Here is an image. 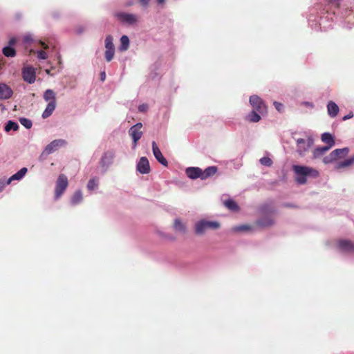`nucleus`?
Returning a JSON list of instances; mask_svg holds the SVG:
<instances>
[{"mask_svg":"<svg viewBox=\"0 0 354 354\" xmlns=\"http://www.w3.org/2000/svg\"><path fill=\"white\" fill-rule=\"evenodd\" d=\"M120 45L118 47V49L121 52H124L128 50L129 48V39L127 35H122L120 37Z\"/></svg>","mask_w":354,"mask_h":354,"instance_id":"bb28decb","label":"nucleus"},{"mask_svg":"<svg viewBox=\"0 0 354 354\" xmlns=\"http://www.w3.org/2000/svg\"><path fill=\"white\" fill-rule=\"evenodd\" d=\"M114 16L124 26H136L138 22V17L135 14L125 12H116Z\"/></svg>","mask_w":354,"mask_h":354,"instance_id":"7ed1b4c3","label":"nucleus"},{"mask_svg":"<svg viewBox=\"0 0 354 354\" xmlns=\"http://www.w3.org/2000/svg\"><path fill=\"white\" fill-rule=\"evenodd\" d=\"M37 56L39 59H46L48 57L46 53L42 50H37Z\"/></svg>","mask_w":354,"mask_h":354,"instance_id":"a19ab883","label":"nucleus"},{"mask_svg":"<svg viewBox=\"0 0 354 354\" xmlns=\"http://www.w3.org/2000/svg\"><path fill=\"white\" fill-rule=\"evenodd\" d=\"M258 225L262 227H268L274 225V218L270 215H266L257 221Z\"/></svg>","mask_w":354,"mask_h":354,"instance_id":"a211bd4d","label":"nucleus"},{"mask_svg":"<svg viewBox=\"0 0 354 354\" xmlns=\"http://www.w3.org/2000/svg\"><path fill=\"white\" fill-rule=\"evenodd\" d=\"M353 114L352 113H350L343 117V120H348V119L353 118Z\"/></svg>","mask_w":354,"mask_h":354,"instance_id":"09e8293b","label":"nucleus"},{"mask_svg":"<svg viewBox=\"0 0 354 354\" xmlns=\"http://www.w3.org/2000/svg\"><path fill=\"white\" fill-rule=\"evenodd\" d=\"M188 178L192 180L200 178L202 180V169L198 167H189L185 169Z\"/></svg>","mask_w":354,"mask_h":354,"instance_id":"dca6fc26","label":"nucleus"},{"mask_svg":"<svg viewBox=\"0 0 354 354\" xmlns=\"http://www.w3.org/2000/svg\"><path fill=\"white\" fill-rule=\"evenodd\" d=\"M260 211L262 214H270V213L272 214L274 212V209L270 207V206L268 205H263L261 207Z\"/></svg>","mask_w":354,"mask_h":354,"instance_id":"ea45409f","label":"nucleus"},{"mask_svg":"<svg viewBox=\"0 0 354 354\" xmlns=\"http://www.w3.org/2000/svg\"><path fill=\"white\" fill-rule=\"evenodd\" d=\"M19 124L16 122L9 120L6 123L4 129L6 132H9L11 130L17 131L19 129Z\"/></svg>","mask_w":354,"mask_h":354,"instance_id":"f704fd0d","label":"nucleus"},{"mask_svg":"<svg viewBox=\"0 0 354 354\" xmlns=\"http://www.w3.org/2000/svg\"><path fill=\"white\" fill-rule=\"evenodd\" d=\"M10 185L8 180H0V192H1L6 185Z\"/></svg>","mask_w":354,"mask_h":354,"instance_id":"c03bdc74","label":"nucleus"},{"mask_svg":"<svg viewBox=\"0 0 354 354\" xmlns=\"http://www.w3.org/2000/svg\"><path fill=\"white\" fill-rule=\"evenodd\" d=\"M56 107V101H50L48 103L45 110L42 113L41 117L44 119L48 118L50 117L53 111H55Z\"/></svg>","mask_w":354,"mask_h":354,"instance_id":"412c9836","label":"nucleus"},{"mask_svg":"<svg viewBox=\"0 0 354 354\" xmlns=\"http://www.w3.org/2000/svg\"><path fill=\"white\" fill-rule=\"evenodd\" d=\"M22 77L25 82L28 84H33L36 79L35 69L32 67H26L23 68Z\"/></svg>","mask_w":354,"mask_h":354,"instance_id":"2eb2a0df","label":"nucleus"},{"mask_svg":"<svg viewBox=\"0 0 354 354\" xmlns=\"http://www.w3.org/2000/svg\"><path fill=\"white\" fill-rule=\"evenodd\" d=\"M43 97L45 101L50 102V101H56L55 100V93L52 89H47L43 95Z\"/></svg>","mask_w":354,"mask_h":354,"instance_id":"7c9ffc66","label":"nucleus"},{"mask_svg":"<svg viewBox=\"0 0 354 354\" xmlns=\"http://www.w3.org/2000/svg\"><path fill=\"white\" fill-rule=\"evenodd\" d=\"M152 151L155 158L157 161L160 163L162 165L167 167L168 165V162L167 159L163 156L162 152L160 151L159 147H158L156 142L155 141L152 142Z\"/></svg>","mask_w":354,"mask_h":354,"instance_id":"ddd939ff","label":"nucleus"},{"mask_svg":"<svg viewBox=\"0 0 354 354\" xmlns=\"http://www.w3.org/2000/svg\"><path fill=\"white\" fill-rule=\"evenodd\" d=\"M104 46H105V52H104V58L106 62H111L115 55V48L113 44V37L112 35H109L105 37L104 39Z\"/></svg>","mask_w":354,"mask_h":354,"instance_id":"6e6552de","label":"nucleus"},{"mask_svg":"<svg viewBox=\"0 0 354 354\" xmlns=\"http://www.w3.org/2000/svg\"><path fill=\"white\" fill-rule=\"evenodd\" d=\"M273 104H274L275 109L279 112H281L283 109V105L280 102H274Z\"/></svg>","mask_w":354,"mask_h":354,"instance_id":"a18cd8bd","label":"nucleus"},{"mask_svg":"<svg viewBox=\"0 0 354 354\" xmlns=\"http://www.w3.org/2000/svg\"><path fill=\"white\" fill-rule=\"evenodd\" d=\"M297 145L296 151L299 156L303 157L314 144V139L312 136H308L307 139L295 138Z\"/></svg>","mask_w":354,"mask_h":354,"instance_id":"39448f33","label":"nucleus"},{"mask_svg":"<svg viewBox=\"0 0 354 354\" xmlns=\"http://www.w3.org/2000/svg\"><path fill=\"white\" fill-rule=\"evenodd\" d=\"M16 43V39L15 38H11L9 41L8 45L12 46Z\"/></svg>","mask_w":354,"mask_h":354,"instance_id":"8fccbe9b","label":"nucleus"},{"mask_svg":"<svg viewBox=\"0 0 354 354\" xmlns=\"http://www.w3.org/2000/svg\"><path fill=\"white\" fill-rule=\"evenodd\" d=\"M157 76L156 73L151 75L152 78H155Z\"/></svg>","mask_w":354,"mask_h":354,"instance_id":"6e6d98bb","label":"nucleus"},{"mask_svg":"<svg viewBox=\"0 0 354 354\" xmlns=\"http://www.w3.org/2000/svg\"><path fill=\"white\" fill-rule=\"evenodd\" d=\"M261 115L257 110H252L246 115L245 120L250 122L257 123L261 120Z\"/></svg>","mask_w":354,"mask_h":354,"instance_id":"4be33fe9","label":"nucleus"},{"mask_svg":"<svg viewBox=\"0 0 354 354\" xmlns=\"http://www.w3.org/2000/svg\"><path fill=\"white\" fill-rule=\"evenodd\" d=\"M232 230L234 232H243L252 231V227L249 225H240L233 227Z\"/></svg>","mask_w":354,"mask_h":354,"instance_id":"473e14b6","label":"nucleus"},{"mask_svg":"<svg viewBox=\"0 0 354 354\" xmlns=\"http://www.w3.org/2000/svg\"><path fill=\"white\" fill-rule=\"evenodd\" d=\"M142 127V124L141 122H138L136 124L133 125L129 130V134L133 140V149L137 147L138 141L142 136L143 133L141 131Z\"/></svg>","mask_w":354,"mask_h":354,"instance_id":"9d476101","label":"nucleus"},{"mask_svg":"<svg viewBox=\"0 0 354 354\" xmlns=\"http://www.w3.org/2000/svg\"><path fill=\"white\" fill-rule=\"evenodd\" d=\"M334 17L343 24L344 27L351 29L354 26V6L343 5L333 13L324 10L318 13L317 9L310 11L308 18L309 26L315 30L326 31L333 27Z\"/></svg>","mask_w":354,"mask_h":354,"instance_id":"f257e3e1","label":"nucleus"},{"mask_svg":"<svg viewBox=\"0 0 354 354\" xmlns=\"http://www.w3.org/2000/svg\"><path fill=\"white\" fill-rule=\"evenodd\" d=\"M218 171L216 166H209L202 170V180H205L208 178L213 176Z\"/></svg>","mask_w":354,"mask_h":354,"instance_id":"aec40b11","label":"nucleus"},{"mask_svg":"<svg viewBox=\"0 0 354 354\" xmlns=\"http://www.w3.org/2000/svg\"><path fill=\"white\" fill-rule=\"evenodd\" d=\"M133 4V2L132 1H127V3H126V5H127V6H132Z\"/></svg>","mask_w":354,"mask_h":354,"instance_id":"5fc2aeb1","label":"nucleus"},{"mask_svg":"<svg viewBox=\"0 0 354 354\" xmlns=\"http://www.w3.org/2000/svg\"><path fill=\"white\" fill-rule=\"evenodd\" d=\"M336 160H337V158H336L335 156L334 155L333 152L332 151L330 153L329 155H328L324 158L323 162L325 164H329V163L334 162Z\"/></svg>","mask_w":354,"mask_h":354,"instance_id":"4c0bfd02","label":"nucleus"},{"mask_svg":"<svg viewBox=\"0 0 354 354\" xmlns=\"http://www.w3.org/2000/svg\"><path fill=\"white\" fill-rule=\"evenodd\" d=\"M329 2L334 3L335 5H339L338 1L339 0H328Z\"/></svg>","mask_w":354,"mask_h":354,"instance_id":"603ef678","label":"nucleus"},{"mask_svg":"<svg viewBox=\"0 0 354 354\" xmlns=\"http://www.w3.org/2000/svg\"><path fill=\"white\" fill-rule=\"evenodd\" d=\"M321 139H322V142L327 144V146H330L331 148L335 144L333 136H332L331 133H330L328 132H325V133H322V136H321Z\"/></svg>","mask_w":354,"mask_h":354,"instance_id":"b1692460","label":"nucleus"},{"mask_svg":"<svg viewBox=\"0 0 354 354\" xmlns=\"http://www.w3.org/2000/svg\"><path fill=\"white\" fill-rule=\"evenodd\" d=\"M220 224L217 221L201 220L195 224V234L202 235L207 229H218Z\"/></svg>","mask_w":354,"mask_h":354,"instance_id":"423d86ee","label":"nucleus"},{"mask_svg":"<svg viewBox=\"0 0 354 354\" xmlns=\"http://www.w3.org/2000/svg\"><path fill=\"white\" fill-rule=\"evenodd\" d=\"M33 41L32 35L30 33H28L24 35L23 38L24 43L29 44L31 43Z\"/></svg>","mask_w":354,"mask_h":354,"instance_id":"79ce46f5","label":"nucleus"},{"mask_svg":"<svg viewBox=\"0 0 354 354\" xmlns=\"http://www.w3.org/2000/svg\"><path fill=\"white\" fill-rule=\"evenodd\" d=\"M302 104H304L306 106L310 107V108H313L314 107V104L312 102H303Z\"/></svg>","mask_w":354,"mask_h":354,"instance_id":"de8ad7c7","label":"nucleus"},{"mask_svg":"<svg viewBox=\"0 0 354 354\" xmlns=\"http://www.w3.org/2000/svg\"><path fill=\"white\" fill-rule=\"evenodd\" d=\"M27 171H28V169L26 167H22L17 173H15V174L11 176L8 179V183H10V184L11 182L13 181V180H21L25 176V175L26 174Z\"/></svg>","mask_w":354,"mask_h":354,"instance_id":"5701e85b","label":"nucleus"},{"mask_svg":"<svg viewBox=\"0 0 354 354\" xmlns=\"http://www.w3.org/2000/svg\"><path fill=\"white\" fill-rule=\"evenodd\" d=\"M330 146H323L316 147L313 152V158H318L324 155L326 151L330 149Z\"/></svg>","mask_w":354,"mask_h":354,"instance_id":"393cba45","label":"nucleus"},{"mask_svg":"<svg viewBox=\"0 0 354 354\" xmlns=\"http://www.w3.org/2000/svg\"><path fill=\"white\" fill-rule=\"evenodd\" d=\"M259 162L262 165L266 167H270L273 163L272 160L269 157H263L259 160Z\"/></svg>","mask_w":354,"mask_h":354,"instance_id":"58836bf2","label":"nucleus"},{"mask_svg":"<svg viewBox=\"0 0 354 354\" xmlns=\"http://www.w3.org/2000/svg\"><path fill=\"white\" fill-rule=\"evenodd\" d=\"M249 102L253 110H257L261 114L267 113V107L263 100L257 95H252L249 98Z\"/></svg>","mask_w":354,"mask_h":354,"instance_id":"1a4fd4ad","label":"nucleus"},{"mask_svg":"<svg viewBox=\"0 0 354 354\" xmlns=\"http://www.w3.org/2000/svg\"><path fill=\"white\" fill-rule=\"evenodd\" d=\"M327 112L330 118H335L339 111L338 105L333 101H329L327 104Z\"/></svg>","mask_w":354,"mask_h":354,"instance_id":"6ab92c4d","label":"nucleus"},{"mask_svg":"<svg viewBox=\"0 0 354 354\" xmlns=\"http://www.w3.org/2000/svg\"><path fill=\"white\" fill-rule=\"evenodd\" d=\"M224 204L225 207H227L231 211L236 212L238 211L239 209L237 203L233 199L231 198L225 201Z\"/></svg>","mask_w":354,"mask_h":354,"instance_id":"c756f323","label":"nucleus"},{"mask_svg":"<svg viewBox=\"0 0 354 354\" xmlns=\"http://www.w3.org/2000/svg\"><path fill=\"white\" fill-rule=\"evenodd\" d=\"M106 78V73L104 71L101 72L100 73V80L103 82Z\"/></svg>","mask_w":354,"mask_h":354,"instance_id":"3c124183","label":"nucleus"},{"mask_svg":"<svg viewBox=\"0 0 354 354\" xmlns=\"http://www.w3.org/2000/svg\"><path fill=\"white\" fill-rule=\"evenodd\" d=\"M338 250L344 254H354V243L347 239H340L337 243Z\"/></svg>","mask_w":354,"mask_h":354,"instance_id":"f8f14e48","label":"nucleus"},{"mask_svg":"<svg viewBox=\"0 0 354 354\" xmlns=\"http://www.w3.org/2000/svg\"><path fill=\"white\" fill-rule=\"evenodd\" d=\"M174 228L175 230L181 233H185L187 231L186 225L181 221L180 218H176L174 220Z\"/></svg>","mask_w":354,"mask_h":354,"instance_id":"cd10ccee","label":"nucleus"},{"mask_svg":"<svg viewBox=\"0 0 354 354\" xmlns=\"http://www.w3.org/2000/svg\"><path fill=\"white\" fill-rule=\"evenodd\" d=\"M83 200L82 193L80 190H77L72 196L70 203L75 206L80 204Z\"/></svg>","mask_w":354,"mask_h":354,"instance_id":"a878e982","label":"nucleus"},{"mask_svg":"<svg viewBox=\"0 0 354 354\" xmlns=\"http://www.w3.org/2000/svg\"><path fill=\"white\" fill-rule=\"evenodd\" d=\"M66 143V141L62 139L54 140L50 142L48 145L46 146L44 149L43 150L41 156H47L56 150H57L60 147L64 145Z\"/></svg>","mask_w":354,"mask_h":354,"instance_id":"9b49d317","label":"nucleus"},{"mask_svg":"<svg viewBox=\"0 0 354 354\" xmlns=\"http://www.w3.org/2000/svg\"><path fill=\"white\" fill-rule=\"evenodd\" d=\"M349 151V149L348 147H344L342 149H336L333 151L334 155L335 156L336 158H342L346 156Z\"/></svg>","mask_w":354,"mask_h":354,"instance_id":"2f4dec72","label":"nucleus"},{"mask_svg":"<svg viewBox=\"0 0 354 354\" xmlns=\"http://www.w3.org/2000/svg\"><path fill=\"white\" fill-rule=\"evenodd\" d=\"M115 157V152L113 149L104 151L100 159L99 165L102 173H106L109 168L113 165Z\"/></svg>","mask_w":354,"mask_h":354,"instance_id":"20e7f679","label":"nucleus"},{"mask_svg":"<svg viewBox=\"0 0 354 354\" xmlns=\"http://www.w3.org/2000/svg\"><path fill=\"white\" fill-rule=\"evenodd\" d=\"M149 109V106L147 104H140L138 107V110L139 112L145 113Z\"/></svg>","mask_w":354,"mask_h":354,"instance_id":"37998d69","label":"nucleus"},{"mask_svg":"<svg viewBox=\"0 0 354 354\" xmlns=\"http://www.w3.org/2000/svg\"><path fill=\"white\" fill-rule=\"evenodd\" d=\"M292 169L295 174V181L299 185L306 184L308 178H317L319 175L317 169L308 166L293 165Z\"/></svg>","mask_w":354,"mask_h":354,"instance_id":"f03ea898","label":"nucleus"},{"mask_svg":"<svg viewBox=\"0 0 354 354\" xmlns=\"http://www.w3.org/2000/svg\"><path fill=\"white\" fill-rule=\"evenodd\" d=\"M13 95L12 89L5 83H0V100L10 99Z\"/></svg>","mask_w":354,"mask_h":354,"instance_id":"f3484780","label":"nucleus"},{"mask_svg":"<svg viewBox=\"0 0 354 354\" xmlns=\"http://www.w3.org/2000/svg\"><path fill=\"white\" fill-rule=\"evenodd\" d=\"M68 185V178L66 175L61 174L59 175L55 188V199L57 200L63 194Z\"/></svg>","mask_w":354,"mask_h":354,"instance_id":"0eeeda50","label":"nucleus"},{"mask_svg":"<svg viewBox=\"0 0 354 354\" xmlns=\"http://www.w3.org/2000/svg\"><path fill=\"white\" fill-rule=\"evenodd\" d=\"M3 54L7 57H13L16 55L15 49L10 46H6L2 49Z\"/></svg>","mask_w":354,"mask_h":354,"instance_id":"c85d7f7f","label":"nucleus"},{"mask_svg":"<svg viewBox=\"0 0 354 354\" xmlns=\"http://www.w3.org/2000/svg\"><path fill=\"white\" fill-rule=\"evenodd\" d=\"M150 1L151 0H138L140 5L144 8H147L149 6Z\"/></svg>","mask_w":354,"mask_h":354,"instance_id":"49530a36","label":"nucleus"},{"mask_svg":"<svg viewBox=\"0 0 354 354\" xmlns=\"http://www.w3.org/2000/svg\"><path fill=\"white\" fill-rule=\"evenodd\" d=\"M158 5H163L165 3V0H157Z\"/></svg>","mask_w":354,"mask_h":354,"instance_id":"864d4df0","label":"nucleus"},{"mask_svg":"<svg viewBox=\"0 0 354 354\" xmlns=\"http://www.w3.org/2000/svg\"><path fill=\"white\" fill-rule=\"evenodd\" d=\"M98 186V180L95 178H91L87 183V188L89 191H93Z\"/></svg>","mask_w":354,"mask_h":354,"instance_id":"e433bc0d","label":"nucleus"},{"mask_svg":"<svg viewBox=\"0 0 354 354\" xmlns=\"http://www.w3.org/2000/svg\"><path fill=\"white\" fill-rule=\"evenodd\" d=\"M354 163V155L348 158V159L344 160V161L339 162L337 165V168H344L348 167Z\"/></svg>","mask_w":354,"mask_h":354,"instance_id":"72a5a7b5","label":"nucleus"},{"mask_svg":"<svg viewBox=\"0 0 354 354\" xmlns=\"http://www.w3.org/2000/svg\"><path fill=\"white\" fill-rule=\"evenodd\" d=\"M137 171L142 174H147L150 172V165L148 159L146 157L140 158L136 165Z\"/></svg>","mask_w":354,"mask_h":354,"instance_id":"4468645a","label":"nucleus"},{"mask_svg":"<svg viewBox=\"0 0 354 354\" xmlns=\"http://www.w3.org/2000/svg\"><path fill=\"white\" fill-rule=\"evenodd\" d=\"M19 122L21 125H23L26 129H30L32 126V121L26 118H19Z\"/></svg>","mask_w":354,"mask_h":354,"instance_id":"c9c22d12","label":"nucleus"}]
</instances>
